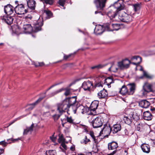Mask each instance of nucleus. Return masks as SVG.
Returning <instances> with one entry per match:
<instances>
[{"instance_id": "obj_1", "label": "nucleus", "mask_w": 155, "mask_h": 155, "mask_svg": "<svg viewBox=\"0 0 155 155\" xmlns=\"http://www.w3.org/2000/svg\"><path fill=\"white\" fill-rule=\"evenodd\" d=\"M43 25L42 21L38 20H35L33 24V28L29 24L25 23L23 27L24 32L25 33H30L33 31L37 32L41 29V27Z\"/></svg>"}, {"instance_id": "obj_2", "label": "nucleus", "mask_w": 155, "mask_h": 155, "mask_svg": "<svg viewBox=\"0 0 155 155\" xmlns=\"http://www.w3.org/2000/svg\"><path fill=\"white\" fill-rule=\"evenodd\" d=\"M90 121V119H93L92 121L91 124L94 128H97L101 127L104 121L103 118L101 116H99L95 118H94V116L92 115L89 116L88 117Z\"/></svg>"}, {"instance_id": "obj_3", "label": "nucleus", "mask_w": 155, "mask_h": 155, "mask_svg": "<svg viewBox=\"0 0 155 155\" xmlns=\"http://www.w3.org/2000/svg\"><path fill=\"white\" fill-rule=\"evenodd\" d=\"M15 2L16 5L15 7L14 11L17 14L22 15L28 12L27 10L25 8L24 5L21 2L15 1Z\"/></svg>"}, {"instance_id": "obj_4", "label": "nucleus", "mask_w": 155, "mask_h": 155, "mask_svg": "<svg viewBox=\"0 0 155 155\" xmlns=\"http://www.w3.org/2000/svg\"><path fill=\"white\" fill-rule=\"evenodd\" d=\"M118 18L121 21L127 23L131 22L133 20V17L131 15L128 14L123 11L119 13Z\"/></svg>"}, {"instance_id": "obj_5", "label": "nucleus", "mask_w": 155, "mask_h": 155, "mask_svg": "<svg viewBox=\"0 0 155 155\" xmlns=\"http://www.w3.org/2000/svg\"><path fill=\"white\" fill-rule=\"evenodd\" d=\"M107 0H95L94 2L95 4L97 10L95 12V14L99 13L101 15H103L101 11L103 10L105 6Z\"/></svg>"}, {"instance_id": "obj_6", "label": "nucleus", "mask_w": 155, "mask_h": 155, "mask_svg": "<svg viewBox=\"0 0 155 155\" xmlns=\"http://www.w3.org/2000/svg\"><path fill=\"white\" fill-rule=\"evenodd\" d=\"M57 110L58 112L62 115L65 112L66 110H68L69 108L66 101L64 100L62 102L58 104L57 105Z\"/></svg>"}, {"instance_id": "obj_7", "label": "nucleus", "mask_w": 155, "mask_h": 155, "mask_svg": "<svg viewBox=\"0 0 155 155\" xmlns=\"http://www.w3.org/2000/svg\"><path fill=\"white\" fill-rule=\"evenodd\" d=\"M87 107H85L82 105H77L76 106L73 107L72 110L74 114L77 112L78 113L84 114L87 112Z\"/></svg>"}, {"instance_id": "obj_8", "label": "nucleus", "mask_w": 155, "mask_h": 155, "mask_svg": "<svg viewBox=\"0 0 155 155\" xmlns=\"http://www.w3.org/2000/svg\"><path fill=\"white\" fill-rule=\"evenodd\" d=\"M131 62L127 59L123 60L122 61L118 63V66L120 69L124 70L128 68Z\"/></svg>"}, {"instance_id": "obj_9", "label": "nucleus", "mask_w": 155, "mask_h": 155, "mask_svg": "<svg viewBox=\"0 0 155 155\" xmlns=\"http://www.w3.org/2000/svg\"><path fill=\"white\" fill-rule=\"evenodd\" d=\"M124 0H118L114 3L112 7H114L118 12L123 10L125 8L124 4Z\"/></svg>"}, {"instance_id": "obj_10", "label": "nucleus", "mask_w": 155, "mask_h": 155, "mask_svg": "<svg viewBox=\"0 0 155 155\" xmlns=\"http://www.w3.org/2000/svg\"><path fill=\"white\" fill-rule=\"evenodd\" d=\"M98 104L99 101H94L92 102L90 106L91 110L90 114L95 115L97 114L96 110L97 109Z\"/></svg>"}, {"instance_id": "obj_11", "label": "nucleus", "mask_w": 155, "mask_h": 155, "mask_svg": "<svg viewBox=\"0 0 155 155\" xmlns=\"http://www.w3.org/2000/svg\"><path fill=\"white\" fill-rule=\"evenodd\" d=\"M117 10L114 7H111V9L107 13V15L110 20L113 19L117 15Z\"/></svg>"}, {"instance_id": "obj_12", "label": "nucleus", "mask_w": 155, "mask_h": 155, "mask_svg": "<svg viewBox=\"0 0 155 155\" xmlns=\"http://www.w3.org/2000/svg\"><path fill=\"white\" fill-rule=\"evenodd\" d=\"M1 19L2 21L8 25L12 24L13 20V17L9 15H5L3 16H1Z\"/></svg>"}, {"instance_id": "obj_13", "label": "nucleus", "mask_w": 155, "mask_h": 155, "mask_svg": "<svg viewBox=\"0 0 155 155\" xmlns=\"http://www.w3.org/2000/svg\"><path fill=\"white\" fill-rule=\"evenodd\" d=\"M64 100L66 101L69 108L71 107L72 109H73V107L75 106V104L76 101V97H73Z\"/></svg>"}, {"instance_id": "obj_14", "label": "nucleus", "mask_w": 155, "mask_h": 155, "mask_svg": "<svg viewBox=\"0 0 155 155\" xmlns=\"http://www.w3.org/2000/svg\"><path fill=\"white\" fill-rule=\"evenodd\" d=\"M128 95H132L134 93L136 89V85L134 83L128 84L127 85Z\"/></svg>"}, {"instance_id": "obj_15", "label": "nucleus", "mask_w": 155, "mask_h": 155, "mask_svg": "<svg viewBox=\"0 0 155 155\" xmlns=\"http://www.w3.org/2000/svg\"><path fill=\"white\" fill-rule=\"evenodd\" d=\"M82 87L84 91H89L91 87H93V83L89 81L84 82L82 85Z\"/></svg>"}, {"instance_id": "obj_16", "label": "nucleus", "mask_w": 155, "mask_h": 155, "mask_svg": "<svg viewBox=\"0 0 155 155\" xmlns=\"http://www.w3.org/2000/svg\"><path fill=\"white\" fill-rule=\"evenodd\" d=\"M14 8H15L11 5H8L4 7V12L6 14L10 15L13 13Z\"/></svg>"}, {"instance_id": "obj_17", "label": "nucleus", "mask_w": 155, "mask_h": 155, "mask_svg": "<svg viewBox=\"0 0 155 155\" xmlns=\"http://www.w3.org/2000/svg\"><path fill=\"white\" fill-rule=\"evenodd\" d=\"M104 31V29L103 26L98 25L96 26L94 29V33L96 35L102 34Z\"/></svg>"}, {"instance_id": "obj_18", "label": "nucleus", "mask_w": 155, "mask_h": 155, "mask_svg": "<svg viewBox=\"0 0 155 155\" xmlns=\"http://www.w3.org/2000/svg\"><path fill=\"white\" fill-rule=\"evenodd\" d=\"M103 79V81L104 82V84L107 85L109 88L110 87V84L114 82V80L112 77H109L106 78H104Z\"/></svg>"}, {"instance_id": "obj_19", "label": "nucleus", "mask_w": 155, "mask_h": 155, "mask_svg": "<svg viewBox=\"0 0 155 155\" xmlns=\"http://www.w3.org/2000/svg\"><path fill=\"white\" fill-rule=\"evenodd\" d=\"M46 92L43 94V95L39 98L37 101H35L34 103H32L30 104V106L29 107V109L30 110L32 109L35 105L37 104L38 103L40 102L46 96Z\"/></svg>"}, {"instance_id": "obj_20", "label": "nucleus", "mask_w": 155, "mask_h": 155, "mask_svg": "<svg viewBox=\"0 0 155 155\" xmlns=\"http://www.w3.org/2000/svg\"><path fill=\"white\" fill-rule=\"evenodd\" d=\"M139 105L142 107L147 108L150 106V103L146 100H142L139 102Z\"/></svg>"}, {"instance_id": "obj_21", "label": "nucleus", "mask_w": 155, "mask_h": 155, "mask_svg": "<svg viewBox=\"0 0 155 155\" xmlns=\"http://www.w3.org/2000/svg\"><path fill=\"white\" fill-rule=\"evenodd\" d=\"M143 117L145 120H151L153 116L149 111H147L143 113Z\"/></svg>"}, {"instance_id": "obj_22", "label": "nucleus", "mask_w": 155, "mask_h": 155, "mask_svg": "<svg viewBox=\"0 0 155 155\" xmlns=\"http://www.w3.org/2000/svg\"><path fill=\"white\" fill-rule=\"evenodd\" d=\"M118 147L117 143L115 141H112V142L108 143V148L109 150H116L117 149Z\"/></svg>"}, {"instance_id": "obj_23", "label": "nucleus", "mask_w": 155, "mask_h": 155, "mask_svg": "<svg viewBox=\"0 0 155 155\" xmlns=\"http://www.w3.org/2000/svg\"><path fill=\"white\" fill-rule=\"evenodd\" d=\"M151 84L148 83H146L143 86V88L144 92H151Z\"/></svg>"}, {"instance_id": "obj_24", "label": "nucleus", "mask_w": 155, "mask_h": 155, "mask_svg": "<svg viewBox=\"0 0 155 155\" xmlns=\"http://www.w3.org/2000/svg\"><path fill=\"white\" fill-rule=\"evenodd\" d=\"M108 95V93L107 91L104 89L97 94L98 97L100 98H104L107 97Z\"/></svg>"}, {"instance_id": "obj_25", "label": "nucleus", "mask_w": 155, "mask_h": 155, "mask_svg": "<svg viewBox=\"0 0 155 155\" xmlns=\"http://www.w3.org/2000/svg\"><path fill=\"white\" fill-rule=\"evenodd\" d=\"M28 6L29 8L34 10L35 9L36 2L34 0H28L27 1Z\"/></svg>"}, {"instance_id": "obj_26", "label": "nucleus", "mask_w": 155, "mask_h": 155, "mask_svg": "<svg viewBox=\"0 0 155 155\" xmlns=\"http://www.w3.org/2000/svg\"><path fill=\"white\" fill-rule=\"evenodd\" d=\"M141 147L143 151L146 153H148L150 151V147L149 145L146 143L142 144Z\"/></svg>"}, {"instance_id": "obj_27", "label": "nucleus", "mask_w": 155, "mask_h": 155, "mask_svg": "<svg viewBox=\"0 0 155 155\" xmlns=\"http://www.w3.org/2000/svg\"><path fill=\"white\" fill-rule=\"evenodd\" d=\"M98 81H96L94 85L95 87H102L103 81V79L101 77H99L98 79Z\"/></svg>"}, {"instance_id": "obj_28", "label": "nucleus", "mask_w": 155, "mask_h": 155, "mask_svg": "<svg viewBox=\"0 0 155 155\" xmlns=\"http://www.w3.org/2000/svg\"><path fill=\"white\" fill-rule=\"evenodd\" d=\"M123 120L126 124L130 125L132 123V117L129 114L127 116H124Z\"/></svg>"}, {"instance_id": "obj_29", "label": "nucleus", "mask_w": 155, "mask_h": 155, "mask_svg": "<svg viewBox=\"0 0 155 155\" xmlns=\"http://www.w3.org/2000/svg\"><path fill=\"white\" fill-rule=\"evenodd\" d=\"M118 26V24H110L109 25H107L105 27V30H107L108 31H110L111 30L110 28L112 27L114 28L113 30H117L118 29H117L116 28V27Z\"/></svg>"}, {"instance_id": "obj_30", "label": "nucleus", "mask_w": 155, "mask_h": 155, "mask_svg": "<svg viewBox=\"0 0 155 155\" xmlns=\"http://www.w3.org/2000/svg\"><path fill=\"white\" fill-rule=\"evenodd\" d=\"M127 90V86L123 85L120 89V94L123 95H126L128 94V91Z\"/></svg>"}, {"instance_id": "obj_31", "label": "nucleus", "mask_w": 155, "mask_h": 155, "mask_svg": "<svg viewBox=\"0 0 155 155\" xmlns=\"http://www.w3.org/2000/svg\"><path fill=\"white\" fill-rule=\"evenodd\" d=\"M132 117V119L137 121L140 119V115L135 112H131L129 114Z\"/></svg>"}, {"instance_id": "obj_32", "label": "nucleus", "mask_w": 155, "mask_h": 155, "mask_svg": "<svg viewBox=\"0 0 155 155\" xmlns=\"http://www.w3.org/2000/svg\"><path fill=\"white\" fill-rule=\"evenodd\" d=\"M35 127V124L33 123L32 124L31 126L27 128L26 129L24 130V134H26L29 132H31L33 130V128Z\"/></svg>"}, {"instance_id": "obj_33", "label": "nucleus", "mask_w": 155, "mask_h": 155, "mask_svg": "<svg viewBox=\"0 0 155 155\" xmlns=\"http://www.w3.org/2000/svg\"><path fill=\"white\" fill-rule=\"evenodd\" d=\"M121 126L119 124H115L113 126L114 133H116L120 131L121 130Z\"/></svg>"}, {"instance_id": "obj_34", "label": "nucleus", "mask_w": 155, "mask_h": 155, "mask_svg": "<svg viewBox=\"0 0 155 155\" xmlns=\"http://www.w3.org/2000/svg\"><path fill=\"white\" fill-rule=\"evenodd\" d=\"M102 130L103 131H104L105 132H107L108 133H110V132L111 128L110 126H108L107 124H104Z\"/></svg>"}, {"instance_id": "obj_35", "label": "nucleus", "mask_w": 155, "mask_h": 155, "mask_svg": "<svg viewBox=\"0 0 155 155\" xmlns=\"http://www.w3.org/2000/svg\"><path fill=\"white\" fill-rule=\"evenodd\" d=\"M118 70V67L116 65L113 64L108 69V70L110 71H112L113 72H116Z\"/></svg>"}, {"instance_id": "obj_36", "label": "nucleus", "mask_w": 155, "mask_h": 155, "mask_svg": "<svg viewBox=\"0 0 155 155\" xmlns=\"http://www.w3.org/2000/svg\"><path fill=\"white\" fill-rule=\"evenodd\" d=\"M132 61H137V64H139L142 61V58L139 56H134L131 58Z\"/></svg>"}, {"instance_id": "obj_37", "label": "nucleus", "mask_w": 155, "mask_h": 155, "mask_svg": "<svg viewBox=\"0 0 155 155\" xmlns=\"http://www.w3.org/2000/svg\"><path fill=\"white\" fill-rule=\"evenodd\" d=\"M64 90L63 88H61L58 90H57L49 94L48 95V96L49 97H53L54 96V95H56V94H57L58 93L62 91H63V90Z\"/></svg>"}, {"instance_id": "obj_38", "label": "nucleus", "mask_w": 155, "mask_h": 155, "mask_svg": "<svg viewBox=\"0 0 155 155\" xmlns=\"http://www.w3.org/2000/svg\"><path fill=\"white\" fill-rule=\"evenodd\" d=\"M58 141L59 143H68V141H66L65 139L64 138L62 134L59 135V138L58 140Z\"/></svg>"}, {"instance_id": "obj_39", "label": "nucleus", "mask_w": 155, "mask_h": 155, "mask_svg": "<svg viewBox=\"0 0 155 155\" xmlns=\"http://www.w3.org/2000/svg\"><path fill=\"white\" fill-rule=\"evenodd\" d=\"M56 153V151L54 150H49L46 151V154L47 155H55Z\"/></svg>"}, {"instance_id": "obj_40", "label": "nucleus", "mask_w": 155, "mask_h": 155, "mask_svg": "<svg viewBox=\"0 0 155 155\" xmlns=\"http://www.w3.org/2000/svg\"><path fill=\"white\" fill-rule=\"evenodd\" d=\"M90 141V140L89 139H87V136H85L83 140H82L81 141V143L82 144H86L87 143Z\"/></svg>"}, {"instance_id": "obj_41", "label": "nucleus", "mask_w": 155, "mask_h": 155, "mask_svg": "<svg viewBox=\"0 0 155 155\" xmlns=\"http://www.w3.org/2000/svg\"><path fill=\"white\" fill-rule=\"evenodd\" d=\"M66 143H62L61 144V146L60 147V148L62 150L63 152H64L65 150L67 149V147L65 144Z\"/></svg>"}, {"instance_id": "obj_42", "label": "nucleus", "mask_w": 155, "mask_h": 155, "mask_svg": "<svg viewBox=\"0 0 155 155\" xmlns=\"http://www.w3.org/2000/svg\"><path fill=\"white\" fill-rule=\"evenodd\" d=\"M133 9L135 12H137L140 9V5L139 4H135L133 5Z\"/></svg>"}, {"instance_id": "obj_43", "label": "nucleus", "mask_w": 155, "mask_h": 155, "mask_svg": "<svg viewBox=\"0 0 155 155\" xmlns=\"http://www.w3.org/2000/svg\"><path fill=\"white\" fill-rule=\"evenodd\" d=\"M64 90H65V91L64 94L66 96H68L70 94V89L69 88H66L65 89L63 88Z\"/></svg>"}, {"instance_id": "obj_44", "label": "nucleus", "mask_w": 155, "mask_h": 155, "mask_svg": "<svg viewBox=\"0 0 155 155\" xmlns=\"http://www.w3.org/2000/svg\"><path fill=\"white\" fill-rule=\"evenodd\" d=\"M93 140L94 142L97 144L101 140L100 138L98 137H95Z\"/></svg>"}, {"instance_id": "obj_45", "label": "nucleus", "mask_w": 155, "mask_h": 155, "mask_svg": "<svg viewBox=\"0 0 155 155\" xmlns=\"http://www.w3.org/2000/svg\"><path fill=\"white\" fill-rule=\"evenodd\" d=\"M103 67V66L102 65L99 64L92 67L91 68L92 69H94L95 68L99 69L102 68Z\"/></svg>"}, {"instance_id": "obj_46", "label": "nucleus", "mask_w": 155, "mask_h": 155, "mask_svg": "<svg viewBox=\"0 0 155 155\" xmlns=\"http://www.w3.org/2000/svg\"><path fill=\"white\" fill-rule=\"evenodd\" d=\"M45 13L48 16V18H51L52 16V14L50 11L49 10L46 11H45Z\"/></svg>"}, {"instance_id": "obj_47", "label": "nucleus", "mask_w": 155, "mask_h": 155, "mask_svg": "<svg viewBox=\"0 0 155 155\" xmlns=\"http://www.w3.org/2000/svg\"><path fill=\"white\" fill-rule=\"evenodd\" d=\"M45 2L46 4H48L50 5H51L53 4L54 0H45L42 1Z\"/></svg>"}, {"instance_id": "obj_48", "label": "nucleus", "mask_w": 155, "mask_h": 155, "mask_svg": "<svg viewBox=\"0 0 155 155\" xmlns=\"http://www.w3.org/2000/svg\"><path fill=\"white\" fill-rule=\"evenodd\" d=\"M67 121L70 123H73V120L72 119V117H67Z\"/></svg>"}, {"instance_id": "obj_49", "label": "nucleus", "mask_w": 155, "mask_h": 155, "mask_svg": "<svg viewBox=\"0 0 155 155\" xmlns=\"http://www.w3.org/2000/svg\"><path fill=\"white\" fill-rule=\"evenodd\" d=\"M25 18L26 20L28 21V19H30V20L32 19V17L31 15L28 14V15H27V16H25Z\"/></svg>"}, {"instance_id": "obj_50", "label": "nucleus", "mask_w": 155, "mask_h": 155, "mask_svg": "<svg viewBox=\"0 0 155 155\" xmlns=\"http://www.w3.org/2000/svg\"><path fill=\"white\" fill-rule=\"evenodd\" d=\"M65 0H59V4L62 6H63L65 3Z\"/></svg>"}, {"instance_id": "obj_51", "label": "nucleus", "mask_w": 155, "mask_h": 155, "mask_svg": "<svg viewBox=\"0 0 155 155\" xmlns=\"http://www.w3.org/2000/svg\"><path fill=\"white\" fill-rule=\"evenodd\" d=\"M61 115V114L59 113L58 114H55L53 116V117L54 119L57 120L59 118Z\"/></svg>"}, {"instance_id": "obj_52", "label": "nucleus", "mask_w": 155, "mask_h": 155, "mask_svg": "<svg viewBox=\"0 0 155 155\" xmlns=\"http://www.w3.org/2000/svg\"><path fill=\"white\" fill-rule=\"evenodd\" d=\"M151 92H155V83L151 84Z\"/></svg>"}, {"instance_id": "obj_53", "label": "nucleus", "mask_w": 155, "mask_h": 155, "mask_svg": "<svg viewBox=\"0 0 155 155\" xmlns=\"http://www.w3.org/2000/svg\"><path fill=\"white\" fill-rule=\"evenodd\" d=\"M72 54H69L68 55H66L64 54V59L65 60H66L68 58H69Z\"/></svg>"}, {"instance_id": "obj_54", "label": "nucleus", "mask_w": 155, "mask_h": 155, "mask_svg": "<svg viewBox=\"0 0 155 155\" xmlns=\"http://www.w3.org/2000/svg\"><path fill=\"white\" fill-rule=\"evenodd\" d=\"M7 143H8L5 142V141H2L0 142V144L4 146H6Z\"/></svg>"}, {"instance_id": "obj_55", "label": "nucleus", "mask_w": 155, "mask_h": 155, "mask_svg": "<svg viewBox=\"0 0 155 155\" xmlns=\"http://www.w3.org/2000/svg\"><path fill=\"white\" fill-rule=\"evenodd\" d=\"M143 75L144 76L146 77L147 78H148L149 77V75L147 73L144 71H143Z\"/></svg>"}, {"instance_id": "obj_56", "label": "nucleus", "mask_w": 155, "mask_h": 155, "mask_svg": "<svg viewBox=\"0 0 155 155\" xmlns=\"http://www.w3.org/2000/svg\"><path fill=\"white\" fill-rule=\"evenodd\" d=\"M89 134L92 138L93 139L95 137L94 132H90Z\"/></svg>"}, {"instance_id": "obj_57", "label": "nucleus", "mask_w": 155, "mask_h": 155, "mask_svg": "<svg viewBox=\"0 0 155 155\" xmlns=\"http://www.w3.org/2000/svg\"><path fill=\"white\" fill-rule=\"evenodd\" d=\"M70 149L71 150L74 151L75 150V147L74 146L72 145L70 147Z\"/></svg>"}, {"instance_id": "obj_58", "label": "nucleus", "mask_w": 155, "mask_h": 155, "mask_svg": "<svg viewBox=\"0 0 155 155\" xmlns=\"http://www.w3.org/2000/svg\"><path fill=\"white\" fill-rule=\"evenodd\" d=\"M11 140L13 142H15L16 141H17V140H21V139L20 138H17V139H11Z\"/></svg>"}, {"instance_id": "obj_59", "label": "nucleus", "mask_w": 155, "mask_h": 155, "mask_svg": "<svg viewBox=\"0 0 155 155\" xmlns=\"http://www.w3.org/2000/svg\"><path fill=\"white\" fill-rule=\"evenodd\" d=\"M116 152V150H114L112 153L107 155H113Z\"/></svg>"}, {"instance_id": "obj_60", "label": "nucleus", "mask_w": 155, "mask_h": 155, "mask_svg": "<svg viewBox=\"0 0 155 155\" xmlns=\"http://www.w3.org/2000/svg\"><path fill=\"white\" fill-rule=\"evenodd\" d=\"M35 66L36 67H38L40 65L39 64V62H36L35 63Z\"/></svg>"}, {"instance_id": "obj_61", "label": "nucleus", "mask_w": 155, "mask_h": 155, "mask_svg": "<svg viewBox=\"0 0 155 155\" xmlns=\"http://www.w3.org/2000/svg\"><path fill=\"white\" fill-rule=\"evenodd\" d=\"M56 85V84H55V85H52L48 89H47V90H46V91L49 90L51 88H52L54 86Z\"/></svg>"}, {"instance_id": "obj_62", "label": "nucleus", "mask_w": 155, "mask_h": 155, "mask_svg": "<svg viewBox=\"0 0 155 155\" xmlns=\"http://www.w3.org/2000/svg\"><path fill=\"white\" fill-rule=\"evenodd\" d=\"M4 151V150L3 149H0V155L3 153Z\"/></svg>"}, {"instance_id": "obj_63", "label": "nucleus", "mask_w": 155, "mask_h": 155, "mask_svg": "<svg viewBox=\"0 0 155 155\" xmlns=\"http://www.w3.org/2000/svg\"><path fill=\"white\" fill-rule=\"evenodd\" d=\"M39 64L40 65L39 66H43L44 64V63L43 62H39Z\"/></svg>"}, {"instance_id": "obj_64", "label": "nucleus", "mask_w": 155, "mask_h": 155, "mask_svg": "<svg viewBox=\"0 0 155 155\" xmlns=\"http://www.w3.org/2000/svg\"><path fill=\"white\" fill-rule=\"evenodd\" d=\"M78 155H91V153H88V154H84L83 153H81L78 154Z\"/></svg>"}]
</instances>
